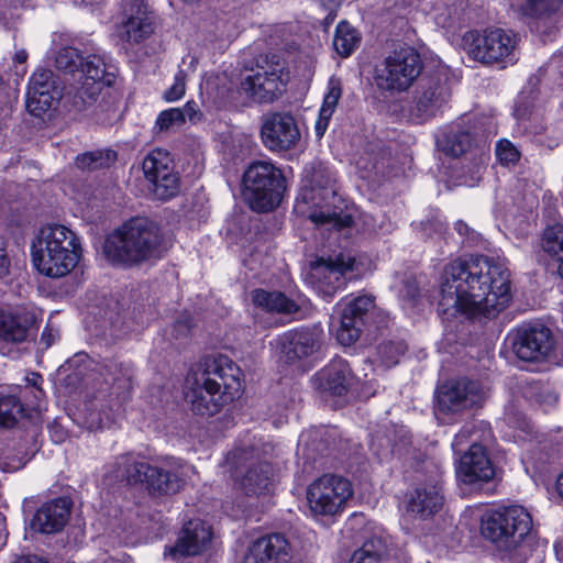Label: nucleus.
I'll use <instances>...</instances> for the list:
<instances>
[{"instance_id":"nucleus-1","label":"nucleus","mask_w":563,"mask_h":563,"mask_svg":"<svg viewBox=\"0 0 563 563\" xmlns=\"http://www.w3.org/2000/svg\"><path fill=\"white\" fill-rule=\"evenodd\" d=\"M511 299L510 271L503 262L481 256L467 263L455 260L443 269L438 305L448 317L494 319Z\"/></svg>"},{"instance_id":"nucleus-2","label":"nucleus","mask_w":563,"mask_h":563,"mask_svg":"<svg viewBox=\"0 0 563 563\" xmlns=\"http://www.w3.org/2000/svg\"><path fill=\"white\" fill-rule=\"evenodd\" d=\"M532 529V517L522 506H501L486 511L481 531L508 563H526L531 548L525 542Z\"/></svg>"},{"instance_id":"nucleus-3","label":"nucleus","mask_w":563,"mask_h":563,"mask_svg":"<svg viewBox=\"0 0 563 563\" xmlns=\"http://www.w3.org/2000/svg\"><path fill=\"white\" fill-rule=\"evenodd\" d=\"M81 255L79 236L63 224L43 227L32 250L34 267L52 278H60L73 272Z\"/></svg>"},{"instance_id":"nucleus-4","label":"nucleus","mask_w":563,"mask_h":563,"mask_svg":"<svg viewBox=\"0 0 563 563\" xmlns=\"http://www.w3.org/2000/svg\"><path fill=\"white\" fill-rule=\"evenodd\" d=\"M104 254L109 261L125 265L159 258L162 239L158 228L148 219H132L107 238Z\"/></svg>"},{"instance_id":"nucleus-5","label":"nucleus","mask_w":563,"mask_h":563,"mask_svg":"<svg viewBox=\"0 0 563 563\" xmlns=\"http://www.w3.org/2000/svg\"><path fill=\"white\" fill-rule=\"evenodd\" d=\"M101 376L106 387L90 404L85 421L92 431L110 428L115 422L123 404L131 396L134 369L131 363L111 360L102 365Z\"/></svg>"},{"instance_id":"nucleus-6","label":"nucleus","mask_w":563,"mask_h":563,"mask_svg":"<svg viewBox=\"0 0 563 563\" xmlns=\"http://www.w3.org/2000/svg\"><path fill=\"white\" fill-rule=\"evenodd\" d=\"M115 477L129 484H145L152 494L172 495L185 485V466L174 459H164L159 464L152 465L137 461L131 455H123L115 462Z\"/></svg>"},{"instance_id":"nucleus-7","label":"nucleus","mask_w":563,"mask_h":563,"mask_svg":"<svg viewBox=\"0 0 563 563\" xmlns=\"http://www.w3.org/2000/svg\"><path fill=\"white\" fill-rule=\"evenodd\" d=\"M353 494L349 479L324 474L312 481L306 489L309 516L319 522H333L345 511Z\"/></svg>"},{"instance_id":"nucleus-8","label":"nucleus","mask_w":563,"mask_h":563,"mask_svg":"<svg viewBox=\"0 0 563 563\" xmlns=\"http://www.w3.org/2000/svg\"><path fill=\"white\" fill-rule=\"evenodd\" d=\"M518 41L515 33L504 29L486 30L483 34L468 31L462 37V47L474 60L506 67L518 60Z\"/></svg>"},{"instance_id":"nucleus-9","label":"nucleus","mask_w":563,"mask_h":563,"mask_svg":"<svg viewBox=\"0 0 563 563\" xmlns=\"http://www.w3.org/2000/svg\"><path fill=\"white\" fill-rule=\"evenodd\" d=\"M243 185L250 207L255 211H271L282 200L284 177L272 162L256 161L250 164L243 176Z\"/></svg>"},{"instance_id":"nucleus-10","label":"nucleus","mask_w":563,"mask_h":563,"mask_svg":"<svg viewBox=\"0 0 563 563\" xmlns=\"http://www.w3.org/2000/svg\"><path fill=\"white\" fill-rule=\"evenodd\" d=\"M422 67V59L415 48L401 47L389 54L376 68L375 84L380 90L404 92L419 77Z\"/></svg>"},{"instance_id":"nucleus-11","label":"nucleus","mask_w":563,"mask_h":563,"mask_svg":"<svg viewBox=\"0 0 563 563\" xmlns=\"http://www.w3.org/2000/svg\"><path fill=\"white\" fill-rule=\"evenodd\" d=\"M336 308L340 314L336 340L344 346H351L360 339L367 317L374 311L375 298L371 295L345 298Z\"/></svg>"},{"instance_id":"nucleus-12","label":"nucleus","mask_w":563,"mask_h":563,"mask_svg":"<svg viewBox=\"0 0 563 563\" xmlns=\"http://www.w3.org/2000/svg\"><path fill=\"white\" fill-rule=\"evenodd\" d=\"M142 170L158 199L167 200L178 194L179 176L167 151H151L143 159Z\"/></svg>"},{"instance_id":"nucleus-13","label":"nucleus","mask_w":563,"mask_h":563,"mask_svg":"<svg viewBox=\"0 0 563 563\" xmlns=\"http://www.w3.org/2000/svg\"><path fill=\"white\" fill-rule=\"evenodd\" d=\"M154 32V15L145 0H122L115 34L122 42L140 43Z\"/></svg>"},{"instance_id":"nucleus-14","label":"nucleus","mask_w":563,"mask_h":563,"mask_svg":"<svg viewBox=\"0 0 563 563\" xmlns=\"http://www.w3.org/2000/svg\"><path fill=\"white\" fill-rule=\"evenodd\" d=\"M355 258L340 253L328 260L319 258L311 265L310 278L316 290L325 298H331L346 284V273L354 271Z\"/></svg>"},{"instance_id":"nucleus-15","label":"nucleus","mask_w":563,"mask_h":563,"mask_svg":"<svg viewBox=\"0 0 563 563\" xmlns=\"http://www.w3.org/2000/svg\"><path fill=\"white\" fill-rule=\"evenodd\" d=\"M301 137L296 119L287 112H274L263 117L261 139L264 146L275 153L288 152Z\"/></svg>"},{"instance_id":"nucleus-16","label":"nucleus","mask_w":563,"mask_h":563,"mask_svg":"<svg viewBox=\"0 0 563 563\" xmlns=\"http://www.w3.org/2000/svg\"><path fill=\"white\" fill-rule=\"evenodd\" d=\"M555 341L551 330L541 323L523 324L517 329L512 349L516 355L527 362L548 358L554 350Z\"/></svg>"},{"instance_id":"nucleus-17","label":"nucleus","mask_w":563,"mask_h":563,"mask_svg":"<svg viewBox=\"0 0 563 563\" xmlns=\"http://www.w3.org/2000/svg\"><path fill=\"white\" fill-rule=\"evenodd\" d=\"M79 67V79L81 81L76 89V97L86 106L97 99L103 87L113 82L114 74L99 54L89 55L85 59L81 58Z\"/></svg>"},{"instance_id":"nucleus-18","label":"nucleus","mask_w":563,"mask_h":563,"mask_svg":"<svg viewBox=\"0 0 563 563\" xmlns=\"http://www.w3.org/2000/svg\"><path fill=\"white\" fill-rule=\"evenodd\" d=\"M484 393L478 383L456 380L444 384L438 393V409L442 413H459L479 406Z\"/></svg>"},{"instance_id":"nucleus-19","label":"nucleus","mask_w":563,"mask_h":563,"mask_svg":"<svg viewBox=\"0 0 563 563\" xmlns=\"http://www.w3.org/2000/svg\"><path fill=\"white\" fill-rule=\"evenodd\" d=\"M199 373L212 387H218L232 401L242 390L240 367L227 355H216L205 360Z\"/></svg>"},{"instance_id":"nucleus-20","label":"nucleus","mask_w":563,"mask_h":563,"mask_svg":"<svg viewBox=\"0 0 563 563\" xmlns=\"http://www.w3.org/2000/svg\"><path fill=\"white\" fill-rule=\"evenodd\" d=\"M321 172H316L311 181V188L302 194L305 203L312 202L318 206V209L311 210L308 218L317 225H331L334 229L347 228L352 224V217L347 213L330 211L328 205H320L314 202L317 197L321 200H327L330 196H334V189L330 186V179H327L324 185L320 184L319 177Z\"/></svg>"},{"instance_id":"nucleus-21","label":"nucleus","mask_w":563,"mask_h":563,"mask_svg":"<svg viewBox=\"0 0 563 563\" xmlns=\"http://www.w3.org/2000/svg\"><path fill=\"white\" fill-rule=\"evenodd\" d=\"M450 89L440 77H429L421 81L413 99L411 112L420 121L433 115L448 102Z\"/></svg>"},{"instance_id":"nucleus-22","label":"nucleus","mask_w":563,"mask_h":563,"mask_svg":"<svg viewBox=\"0 0 563 563\" xmlns=\"http://www.w3.org/2000/svg\"><path fill=\"white\" fill-rule=\"evenodd\" d=\"M495 476L494 465L481 444H472L468 451L460 459L456 468L457 479L466 485L487 483Z\"/></svg>"},{"instance_id":"nucleus-23","label":"nucleus","mask_w":563,"mask_h":563,"mask_svg":"<svg viewBox=\"0 0 563 563\" xmlns=\"http://www.w3.org/2000/svg\"><path fill=\"white\" fill-rule=\"evenodd\" d=\"M189 388L186 397L191 405L194 412L200 416H213L221 408L231 402L229 396H224L218 387L210 386L207 379L196 374L195 378L188 379Z\"/></svg>"},{"instance_id":"nucleus-24","label":"nucleus","mask_w":563,"mask_h":563,"mask_svg":"<svg viewBox=\"0 0 563 563\" xmlns=\"http://www.w3.org/2000/svg\"><path fill=\"white\" fill-rule=\"evenodd\" d=\"M212 528L200 519L189 520L181 528L176 544L169 549V554L176 556L199 555L211 544Z\"/></svg>"},{"instance_id":"nucleus-25","label":"nucleus","mask_w":563,"mask_h":563,"mask_svg":"<svg viewBox=\"0 0 563 563\" xmlns=\"http://www.w3.org/2000/svg\"><path fill=\"white\" fill-rule=\"evenodd\" d=\"M283 69L272 68L271 70L258 68L241 82V89L258 102H272L283 91Z\"/></svg>"},{"instance_id":"nucleus-26","label":"nucleus","mask_w":563,"mask_h":563,"mask_svg":"<svg viewBox=\"0 0 563 563\" xmlns=\"http://www.w3.org/2000/svg\"><path fill=\"white\" fill-rule=\"evenodd\" d=\"M290 558V544L287 539L274 533L253 541L241 563H286Z\"/></svg>"},{"instance_id":"nucleus-27","label":"nucleus","mask_w":563,"mask_h":563,"mask_svg":"<svg viewBox=\"0 0 563 563\" xmlns=\"http://www.w3.org/2000/svg\"><path fill=\"white\" fill-rule=\"evenodd\" d=\"M58 98V91L54 86L53 73L40 69L33 74L29 82L26 108L33 115L40 117L49 110Z\"/></svg>"},{"instance_id":"nucleus-28","label":"nucleus","mask_w":563,"mask_h":563,"mask_svg":"<svg viewBox=\"0 0 563 563\" xmlns=\"http://www.w3.org/2000/svg\"><path fill=\"white\" fill-rule=\"evenodd\" d=\"M71 504L67 498H56L43 504L36 511L31 526L42 533H55L67 523Z\"/></svg>"},{"instance_id":"nucleus-29","label":"nucleus","mask_w":563,"mask_h":563,"mask_svg":"<svg viewBox=\"0 0 563 563\" xmlns=\"http://www.w3.org/2000/svg\"><path fill=\"white\" fill-rule=\"evenodd\" d=\"M282 353L289 362L311 355L319 345V334L314 331L301 329L288 331L278 338Z\"/></svg>"},{"instance_id":"nucleus-30","label":"nucleus","mask_w":563,"mask_h":563,"mask_svg":"<svg viewBox=\"0 0 563 563\" xmlns=\"http://www.w3.org/2000/svg\"><path fill=\"white\" fill-rule=\"evenodd\" d=\"M321 387L334 396H343L354 386L355 376L344 360H333L318 375Z\"/></svg>"},{"instance_id":"nucleus-31","label":"nucleus","mask_w":563,"mask_h":563,"mask_svg":"<svg viewBox=\"0 0 563 563\" xmlns=\"http://www.w3.org/2000/svg\"><path fill=\"white\" fill-rule=\"evenodd\" d=\"M442 505L441 487L437 484H428L417 487L408 495L407 511L426 519L438 512Z\"/></svg>"},{"instance_id":"nucleus-32","label":"nucleus","mask_w":563,"mask_h":563,"mask_svg":"<svg viewBox=\"0 0 563 563\" xmlns=\"http://www.w3.org/2000/svg\"><path fill=\"white\" fill-rule=\"evenodd\" d=\"M242 490L246 496L267 495L274 488L273 467L267 462L253 463L241 479Z\"/></svg>"},{"instance_id":"nucleus-33","label":"nucleus","mask_w":563,"mask_h":563,"mask_svg":"<svg viewBox=\"0 0 563 563\" xmlns=\"http://www.w3.org/2000/svg\"><path fill=\"white\" fill-rule=\"evenodd\" d=\"M252 305L265 312L294 313L298 310V306L285 294L280 291H269L262 288L254 289L250 292Z\"/></svg>"},{"instance_id":"nucleus-34","label":"nucleus","mask_w":563,"mask_h":563,"mask_svg":"<svg viewBox=\"0 0 563 563\" xmlns=\"http://www.w3.org/2000/svg\"><path fill=\"white\" fill-rule=\"evenodd\" d=\"M563 0H526L522 7L525 14L537 19V29H541L548 22L559 24L561 22L560 11Z\"/></svg>"},{"instance_id":"nucleus-35","label":"nucleus","mask_w":563,"mask_h":563,"mask_svg":"<svg viewBox=\"0 0 563 563\" xmlns=\"http://www.w3.org/2000/svg\"><path fill=\"white\" fill-rule=\"evenodd\" d=\"M341 96L342 88L340 81L331 78L328 82V90L324 95L314 125L316 135L319 139L324 135Z\"/></svg>"},{"instance_id":"nucleus-36","label":"nucleus","mask_w":563,"mask_h":563,"mask_svg":"<svg viewBox=\"0 0 563 563\" xmlns=\"http://www.w3.org/2000/svg\"><path fill=\"white\" fill-rule=\"evenodd\" d=\"M30 322L25 317L0 310V338L19 343L26 339Z\"/></svg>"},{"instance_id":"nucleus-37","label":"nucleus","mask_w":563,"mask_h":563,"mask_svg":"<svg viewBox=\"0 0 563 563\" xmlns=\"http://www.w3.org/2000/svg\"><path fill=\"white\" fill-rule=\"evenodd\" d=\"M361 37L357 31L347 22L338 24L333 38L334 49L342 57L350 56L360 45Z\"/></svg>"},{"instance_id":"nucleus-38","label":"nucleus","mask_w":563,"mask_h":563,"mask_svg":"<svg viewBox=\"0 0 563 563\" xmlns=\"http://www.w3.org/2000/svg\"><path fill=\"white\" fill-rule=\"evenodd\" d=\"M438 145L446 155L459 157L472 146V136L465 131H450L438 140Z\"/></svg>"},{"instance_id":"nucleus-39","label":"nucleus","mask_w":563,"mask_h":563,"mask_svg":"<svg viewBox=\"0 0 563 563\" xmlns=\"http://www.w3.org/2000/svg\"><path fill=\"white\" fill-rule=\"evenodd\" d=\"M539 245L549 256H561L563 254V224L560 222L548 224L540 235Z\"/></svg>"},{"instance_id":"nucleus-40","label":"nucleus","mask_w":563,"mask_h":563,"mask_svg":"<svg viewBox=\"0 0 563 563\" xmlns=\"http://www.w3.org/2000/svg\"><path fill=\"white\" fill-rule=\"evenodd\" d=\"M21 399L15 395H0V427L11 428L23 413Z\"/></svg>"},{"instance_id":"nucleus-41","label":"nucleus","mask_w":563,"mask_h":563,"mask_svg":"<svg viewBox=\"0 0 563 563\" xmlns=\"http://www.w3.org/2000/svg\"><path fill=\"white\" fill-rule=\"evenodd\" d=\"M115 157V153L111 150L88 152L77 156L76 165L81 169L95 170L109 166Z\"/></svg>"},{"instance_id":"nucleus-42","label":"nucleus","mask_w":563,"mask_h":563,"mask_svg":"<svg viewBox=\"0 0 563 563\" xmlns=\"http://www.w3.org/2000/svg\"><path fill=\"white\" fill-rule=\"evenodd\" d=\"M183 124L180 108H170L157 115L153 130L156 134L168 133L179 129Z\"/></svg>"},{"instance_id":"nucleus-43","label":"nucleus","mask_w":563,"mask_h":563,"mask_svg":"<svg viewBox=\"0 0 563 563\" xmlns=\"http://www.w3.org/2000/svg\"><path fill=\"white\" fill-rule=\"evenodd\" d=\"M81 55L74 47H64L56 55L55 63L59 70L75 73L79 70Z\"/></svg>"},{"instance_id":"nucleus-44","label":"nucleus","mask_w":563,"mask_h":563,"mask_svg":"<svg viewBox=\"0 0 563 563\" xmlns=\"http://www.w3.org/2000/svg\"><path fill=\"white\" fill-rule=\"evenodd\" d=\"M186 78L187 73L184 69H179L174 78V84L164 93V98L167 101L179 100L186 91Z\"/></svg>"},{"instance_id":"nucleus-45","label":"nucleus","mask_w":563,"mask_h":563,"mask_svg":"<svg viewBox=\"0 0 563 563\" xmlns=\"http://www.w3.org/2000/svg\"><path fill=\"white\" fill-rule=\"evenodd\" d=\"M382 361L386 366H393L398 363L400 355L405 353V347L401 343H388L379 347Z\"/></svg>"},{"instance_id":"nucleus-46","label":"nucleus","mask_w":563,"mask_h":563,"mask_svg":"<svg viewBox=\"0 0 563 563\" xmlns=\"http://www.w3.org/2000/svg\"><path fill=\"white\" fill-rule=\"evenodd\" d=\"M496 155L501 164H514L519 158V152L507 140L499 141L496 146Z\"/></svg>"},{"instance_id":"nucleus-47","label":"nucleus","mask_w":563,"mask_h":563,"mask_svg":"<svg viewBox=\"0 0 563 563\" xmlns=\"http://www.w3.org/2000/svg\"><path fill=\"white\" fill-rule=\"evenodd\" d=\"M42 376L35 373L31 374V377H26L27 384L20 388V395L23 399H26V397L32 394L35 399H40L43 397L44 391L41 388L40 384L42 383Z\"/></svg>"},{"instance_id":"nucleus-48","label":"nucleus","mask_w":563,"mask_h":563,"mask_svg":"<svg viewBox=\"0 0 563 563\" xmlns=\"http://www.w3.org/2000/svg\"><path fill=\"white\" fill-rule=\"evenodd\" d=\"M378 555L372 551V544H364L355 551L349 563H377Z\"/></svg>"},{"instance_id":"nucleus-49","label":"nucleus","mask_w":563,"mask_h":563,"mask_svg":"<svg viewBox=\"0 0 563 563\" xmlns=\"http://www.w3.org/2000/svg\"><path fill=\"white\" fill-rule=\"evenodd\" d=\"M180 112L183 114L184 123L186 120L196 123L202 117L199 107L195 101H188L183 108H180Z\"/></svg>"},{"instance_id":"nucleus-50","label":"nucleus","mask_w":563,"mask_h":563,"mask_svg":"<svg viewBox=\"0 0 563 563\" xmlns=\"http://www.w3.org/2000/svg\"><path fill=\"white\" fill-rule=\"evenodd\" d=\"M319 2L328 12L324 21L327 24H330L334 20L343 0H319Z\"/></svg>"},{"instance_id":"nucleus-51","label":"nucleus","mask_w":563,"mask_h":563,"mask_svg":"<svg viewBox=\"0 0 563 563\" xmlns=\"http://www.w3.org/2000/svg\"><path fill=\"white\" fill-rule=\"evenodd\" d=\"M472 433L470 427H464L454 438L452 442V449L459 452L461 448L467 442Z\"/></svg>"},{"instance_id":"nucleus-52","label":"nucleus","mask_w":563,"mask_h":563,"mask_svg":"<svg viewBox=\"0 0 563 563\" xmlns=\"http://www.w3.org/2000/svg\"><path fill=\"white\" fill-rule=\"evenodd\" d=\"M10 261L4 252V249L0 246V277L5 276L9 273Z\"/></svg>"},{"instance_id":"nucleus-53","label":"nucleus","mask_w":563,"mask_h":563,"mask_svg":"<svg viewBox=\"0 0 563 563\" xmlns=\"http://www.w3.org/2000/svg\"><path fill=\"white\" fill-rule=\"evenodd\" d=\"M14 563H48V562L38 556L33 555V556L19 558Z\"/></svg>"},{"instance_id":"nucleus-54","label":"nucleus","mask_w":563,"mask_h":563,"mask_svg":"<svg viewBox=\"0 0 563 563\" xmlns=\"http://www.w3.org/2000/svg\"><path fill=\"white\" fill-rule=\"evenodd\" d=\"M26 0H0V7H19V5H24Z\"/></svg>"},{"instance_id":"nucleus-55","label":"nucleus","mask_w":563,"mask_h":563,"mask_svg":"<svg viewBox=\"0 0 563 563\" xmlns=\"http://www.w3.org/2000/svg\"><path fill=\"white\" fill-rule=\"evenodd\" d=\"M27 59V53L24 49H20L14 55V62L22 64Z\"/></svg>"},{"instance_id":"nucleus-56","label":"nucleus","mask_w":563,"mask_h":563,"mask_svg":"<svg viewBox=\"0 0 563 563\" xmlns=\"http://www.w3.org/2000/svg\"><path fill=\"white\" fill-rule=\"evenodd\" d=\"M5 537L4 517L0 514V545L4 543Z\"/></svg>"},{"instance_id":"nucleus-57","label":"nucleus","mask_w":563,"mask_h":563,"mask_svg":"<svg viewBox=\"0 0 563 563\" xmlns=\"http://www.w3.org/2000/svg\"><path fill=\"white\" fill-rule=\"evenodd\" d=\"M455 228L461 235L467 234L470 231L468 225L462 221L456 222Z\"/></svg>"},{"instance_id":"nucleus-58","label":"nucleus","mask_w":563,"mask_h":563,"mask_svg":"<svg viewBox=\"0 0 563 563\" xmlns=\"http://www.w3.org/2000/svg\"><path fill=\"white\" fill-rule=\"evenodd\" d=\"M556 489L559 495L563 498V472L559 475L556 479Z\"/></svg>"},{"instance_id":"nucleus-59","label":"nucleus","mask_w":563,"mask_h":563,"mask_svg":"<svg viewBox=\"0 0 563 563\" xmlns=\"http://www.w3.org/2000/svg\"><path fill=\"white\" fill-rule=\"evenodd\" d=\"M42 341H45L46 346H49L53 342L52 335L46 330L42 333Z\"/></svg>"},{"instance_id":"nucleus-60","label":"nucleus","mask_w":563,"mask_h":563,"mask_svg":"<svg viewBox=\"0 0 563 563\" xmlns=\"http://www.w3.org/2000/svg\"><path fill=\"white\" fill-rule=\"evenodd\" d=\"M515 113L518 118H523L526 115V112L522 110L521 106L516 107Z\"/></svg>"},{"instance_id":"nucleus-61","label":"nucleus","mask_w":563,"mask_h":563,"mask_svg":"<svg viewBox=\"0 0 563 563\" xmlns=\"http://www.w3.org/2000/svg\"><path fill=\"white\" fill-rule=\"evenodd\" d=\"M103 0H81V3L86 4V5H93V4H99L101 3Z\"/></svg>"},{"instance_id":"nucleus-62","label":"nucleus","mask_w":563,"mask_h":563,"mask_svg":"<svg viewBox=\"0 0 563 563\" xmlns=\"http://www.w3.org/2000/svg\"><path fill=\"white\" fill-rule=\"evenodd\" d=\"M558 271H559L560 276L563 278V257L560 261Z\"/></svg>"},{"instance_id":"nucleus-63","label":"nucleus","mask_w":563,"mask_h":563,"mask_svg":"<svg viewBox=\"0 0 563 563\" xmlns=\"http://www.w3.org/2000/svg\"><path fill=\"white\" fill-rule=\"evenodd\" d=\"M197 60L195 57H190V60H189V67L194 70L195 69V65H196Z\"/></svg>"}]
</instances>
